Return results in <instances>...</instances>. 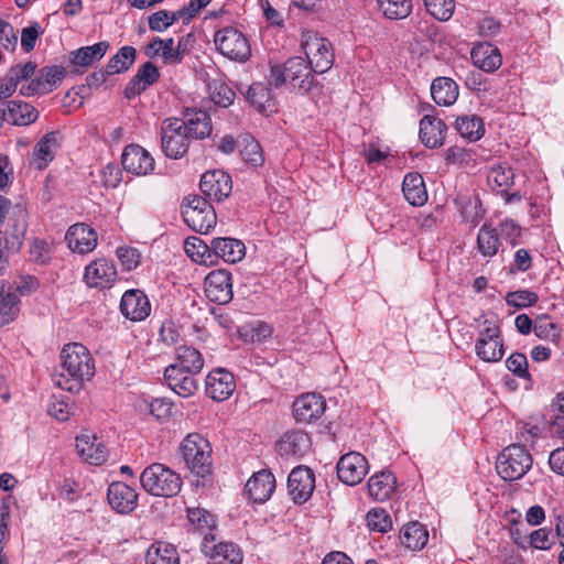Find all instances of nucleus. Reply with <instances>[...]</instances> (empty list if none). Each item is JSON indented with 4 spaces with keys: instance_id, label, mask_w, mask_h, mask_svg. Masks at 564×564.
Wrapping results in <instances>:
<instances>
[{
    "instance_id": "1",
    "label": "nucleus",
    "mask_w": 564,
    "mask_h": 564,
    "mask_svg": "<svg viewBox=\"0 0 564 564\" xmlns=\"http://www.w3.org/2000/svg\"><path fill=\"white\" fill-rule=\"evenodd\" d=\"M62 372L55 377V384L63 390L78 393L85 381L95 375V364L89 350L79 343L64 346L62 352Z\"/></svg>"
},
{
    "instance_id": "2",
    "label": "nucleus",
    "mask_w": 564,
    "mask_h": 564,
    "mask_svg": "<svg viewBox=\"0 0 564 564\" xmlns=\"http://www.w3.org/2000/svg\"><path fill=\"white\" fill-rule=\"evenodd\" d=\"M313 69L303 57L295 56L289 58L283 65L271 67L268 83L275 88L289 84L299 93H306L313 86Z\"/></svg>"
},
{
    "instance_id": "3",
    "label": "nucleus",
    "mask_w": 564,
    "mask_h": 564,
    "mask_svg": "<svg viewBox=\"0 0 564 564\" xmlns=\"http://www.w3.org/2000/svg\"><path fill=\"white\" fill-rule=\"evenodd\" d=\"M140 482L150 495L164 498L176 496L182 487L180 475L160 463L144 468L140 475Z\"/></svg>"
},
{
    "instance_id": "4",
    "label": "nucleus",
    "mask_w": 564,
    "mask_h": 564,
    "mask_svg": "<svg viewBox=\"0 0 564 564\" xmlns=\"http://www.w3.org/2000/svg\"><path fill=\"white\" fill-rule=\"evenodd\" d=\"M533 458L525 445L511 444L502 449L496 462L498 475L506 481L522 478L532 467Z\"/></svg>"
},
{
    "instance_id": "5",
    "label": "nucleus",
    "mask_w": 564,
    "mask_h": 564,
    "mask_svg": "<svg viewBox=\"0 0 564 564\" xmlns=\"http://www.w3.org/2000/svg\"><path fill=\"white\" fill-rule=\"evenodd\" d=\"M181 452L188 468L197 476L204 477L212 470V446L198 433L188 434L181 444Z\"/></svg>"
},
{
    "instance_id": "6",
    "label": "nucleus",
    "mask_w": 564,
    "mask_h": 564,
    "mask_svg": "<svg viewBox=\"0 0 564 564\" xmlns=\"http://www.w3.org/2000/svg\"><path fill=\"white\" fill-rule=\"evenodd\" d=\"M302 47L314 73L323 74L332 68L335 56L333 45L326 37L305 31L302 34Z\"/></svg>"
},
{
    "instance_id": "7",
    "label": "nucleus",
    "mask_w": 564,
    "mask_h": 564,
    "mask_svg": "<svg viewBox=\"0 0 564 564\" xmlns=\"http://www.w3.org/2000/svg\"><path fill=\"white\" fill-rule=\"evenodd\" d=\"M185 200L182 216L188 227L200 234H207L215 227L217 216L209 200L197 195L188 196Z\"/></svg>"
},
{
    "instance_id": "8",
    "label": "nucleus",
    "mask_w": 564,
    "mask_h": 564,
    "mask_svg": "<svg viewBox=\"0 0 564 564\" xmlns=\"http://www.w3.org/2000/svg\"><path fill=\"white\" fill-rule=\"evenodd\" d=\"M185 122L178 118H167L161 126V147L164 154L173 160L183 158L189 147Z\"/></svg>"
},
{
    "instance_id": "9",
    "label": "nucleus",
    "mask_w": 564,
    "mask_h": 564,
    "mask_svg": "<svg viewBox=\"0 0 564 564\" xmlns=\"http://www.w3.org/2000/svg\"><path fill=\"white\" fill-rule=\"evenodd\" d=\"M214 43L219 53L231 61L243 63L251 55L250 44L246 35L231 26L217 31Z\"/></svg>"
},
{
    "instance_id": "10",
    "label": "nucleus",
    "mask_w": 564,
    "mask_h": 564,
    "mask_svg": "<svg viewBox=\"0 0 564 564\" xmlns=\"http://www.w3.org/2000/svg\"><path fill=\"white\" fill-rule=\"evenodd\" d=\"M484 325L475 345L476 355L486 362H497L505 354L500 328L488 321H485Z\"/></svg>"
},
{
    "instance_id": "11",
    "label": "nucleus",
    "mask_w": 564,
    "mask_h": 564,
    "mask_svg": "<svg viewBox=\"0 0 564 564\" xmlns=\"http://www.w3.org/2000/svg\"><path fill=\"white\" fill-rule=\"evenodd\" d=\"M202 552L213 564H241L243 556L240 547L232 542L216 543L214 533H206L202 542Z\"/></svg>"
},
{
    "instance_id": "12",
    "label": "nucleus",
    "mask_w": 564,
    "mask_h": 564,
    "mask_svg": "<svg viewBox=\"0 0 564 564\" xmlns=\"http://www.w3.org/2000/svg\"><path fill=\"white\" fill-rule=\"evenodd\" d=\"M368 470L369 465L366 457L357 452L343 455L337 463V477L348 486L361 482Z\"/></svg>"
},
{
    "instance_id": "13",
    "label": "nucleus",
    "mask_w": 564,
    "mask_h": 564,
    "mask_svg": "<svg viewBox=\"0 0 564 564\" xmlns=\"http://www.w3.org/2000/svg\"><path fill=\"white\" fill-rule=\"evenodd\" d=\"M199 189L207 200L220 202L231 193V177L221 170L208 171L200 177Z\"/></svg>"
},
{
    "instance_id": "14",
    "label": "nucleus",
    "mask_w": 564,
    "mask_h": 564,
    "mask_svg": "<svg viewBox=\"0 0 564 564\" xmlns=\"http://www.w3.org/2000/svg\"><path fill=\"white\" fill-rule=\"evenodd\" d=\"M121 164L128 173L144 176L154 171L155 162L150 152L139 144H129L121 154Z\"/></svg>"
},
{
    "instance_id": "15",
    "label": "nucleus",
    "mask_w": 564,
    "mask_h": 564,
    "mask_svg": "<svg viewBox=\"0 0 564 564\" xmlns=\"http://www.w3.org/2000/svg\"><path fill=\"white\" fill-rule=\"evenodd\" d=\"M315 489V475L306 466H297L288 477V490L293 501L303 503L310 499Z\"/></svg>"
},
{
    "instance_id": "16",
    "label": "nucleus",
    "mask_w": 564,
    "mask_h": 564,
    "mask_svg": "<svg viewBox=\"0 0 564 564\" xmlns=\"http://www.w3.org/2000/svg\"><path fill=\"white\" fill-rule=\"evenodd\" d=\"M205 294L217 304H227L232 299L231 275L226 270H214L205 278Z\"/></svg>"
},
{
    "instance_id": "17",
    "label": "nucleus",
    "mask_w": 564,
    "mask_h": 564,
    "mask_svg": "<svg viewBox=\"0 0 564 564\" xmlns=\"http://www.w3.org/2000/svg\"><path fill=\"white\" fill-rule=\"evenodd\" d=\"M120 312L132 322H141L150 315L151 304L143 291L132 289L123 293Z\"/></svg>"
},
{
    "instance_id": "18",
    "label": "nucleus",
    "mask_w": 564,
    "mask_h": 564,
    "mask_svg": "<svg viewBox=\"0 0 564 564\" xmlns=\"http://www.w3.org/2000/svg\"><path fill=\"white\" fill-rule=\"evenodd\" d=\"M325 409V399L314 392L302 394L293 402V413L297 422L311 423L318 420Z\"/></svg>"
},
{
    "instance_id": "19",
    "label": "nucleus",
    "mask_w": 564,
    "mask_h": 564,
    "mask_svg": "<svg viewBox=\"0 0 564 564\" xmlns=\"http://www.w3.org/2000/svg\"><path fill=\"white\" fill-rule=\"evenodd\" d=\"M84 278L90 288H110L117 279V269L105 258L96 259L86 267Z\"/></svg>"
},
{
    "instance_id": "20",
    "label": "nucleus",
    "mask_w": 564,
    "mask_h": 564,
    "mask_svg": "<svg viewBox=\"0 0 564 564\" xmlns=\"http://www.w3.org/2000/svg\"><path fill=\"white\" fill-rule=\"evenodd\" d=\"M235 389L234 375L226 369H214L206 377V393L215 401L227 400Z\"/></svg>"
},
{
    "instance_id": "21",
    "label": "nucleus",
    "mask_w": 564,
    "mask_h": 564,
    "mask_svg": "<svg viewBox=\"0 0 564 564\" xmlns=\"http://www.w3.org/2000/svg\"><path fill=\"white\" fill-rule=\"evenodd\" d=\"M107 498L111 508L121 514L132 512L138 506L135 489L122 481H115L109 486Z\"/></svg>"
},
{
    "instance_id": "22",
    "label": "nucleus",
    "mask_w": 564,
    "mask_h": 564,
    "mask_svg": "<svg viewBox=\"0 0 564 564\" xmlns=\"http://www.w3.org/2000/svg\"><path fill=\"white\" fill-rule=\"evenodd\" d=\"M195 373L170 365L164 370V380L169 388L182 398H189L198 390Z\"/></svg>"
},
{
    "instance_id": "23",
    "label": "nucleus",
    "mask_w": 564,
    "mask_h": 564,
    "mask_svg": "<svg viewBox=\"0 0 564 564\" xmlns=\"http://www.w3.org/2000/svg\"><path fill=\"white\" fill-rule=\"evenodd\" d=\"M65 239L68 248L77 253L90 252L97 246V234L86 224L70 226L65 235Z\"/></svg>"
},
{
    "instance_id": "24",
    "label": "nucleus",
    "mask_w": 564,
    "mask_h": 564,
    "mask_svg": "<svg viewBox=\"0 0 564 564\" xmlns=\"http://www.w3.org/2000/svg\"><path fill=\"white\" fill-rule=\"evenodd\" d=\"M76 449L83 460L90 465H101L107 459V449L95 434L82 433L76 437Z\"/></svg>"
},
{
    "instance_id": "25",
    "label": "nucleus",
    "mask_w": 564,
    "mask_h": 564,
    "mask_svg": "<svg viewBox=\"0 0 564 564\" xmlns=\"http://www.w3.org/2000/svg\"><path fill=\"white\" fill-rule=\"evenodd\" d=\"M275 489L274 476L265 469L254 473L246 484V492L256 503L267 501Z\"/></svg>"
},
{
    "instance_id": "26",
    "label": "nucleus",
    "mask_w": 564,
    "mask_h": 564,
    "mask_svg": "<svg viewBox=\"0 0 564 564\" xmlns=\"http://www.w3.org/2000/svg\"><path fill=\"white\" fill-rule=\"evenodd\" d=\"M447 126L440 118L424 116L420 121L419 135L422 143L430 149H436L444 144Z\"/></svg>"
},
{
    "instance_id": "27",
    "label": "nucleus",
    "mask_w": 564,
    "mask_h": 564,
    "mask_svg": "<svg viewBox=\"0 0 564 564\" xmlns=\"http://www.w3.org/2000/svg\"><path fill=\"white\" fill-rule=\"evenodd\" d=\"M160 78L159 68L151 62L141 65L137 74L130 79L124 88V97L132 99L143 93L149 86L155 84Z\"/></svg>"
},
{
    "instance_id": "28",
    "label": "nucleus",
    "mask_w": 564,
    "mask_h": 564,
    "mask_svg": "<svg viewBox=\"0 0 564 564\" xmlns=\"http://www.w3.org/2000/svg\"><path fill=\"white\" fill-rule=\"evenodd\" d=\"M470 58L479 69L491 73L501 66L499 50L490 43H478L471 48Z\"/></svg>"
},
{
    "instance_id": "29",
    "label": "nucleus",
    "mask_w": 564,
    "mask_h": 564,
    "mask_svg": "<svg viewBox=\"0 0 564 564\" xmlns=\"http://www.w3.org/2000/svg\"><path fill=\"white\" fill-rule=\"evenodd\" d=\"M7 122L24 127L35 122L39 118V111L32 105L23 100H10L7 102V107L2 108Z\"/></svg>"
},
{
    "instance_id": "30",
    "label": "nucleus",
    "mask_w": 564,
    "mask_h": 564,
    "mask_svg": "<svg viewBox=\"0 0 564 564\" xmlns=\"http://www.w3.org/2000/svg\"><path fill=\"white\" fill-rule=\"evenodd\" d=\"M144 54L149 58L161 57L164 64L175 65L181 63V55L177 50H174V40L161 39L155 36L144 47Z\"/></svg>"
},
{
    "instance_id": "31",
    "label": "nucleus",
    "mask_w": 564,
    "mask_h": 564,
    "mask_svg": "<svg viewBox=\"0 0 564 564\" xmlns=\"http://www.w3.org/2000/svg\"><path fill=\"white\" fill-rule=\"evenodd\" d=\"M215 261L221 258L225 262L236 263L245 256V245L234 238H214L212 240Z\"/></svg>"
},
{
    "instance_id": "32",
    "label": "nucleus",
    "mask_w": 564,
    "mask_h": 564,
    "mask_svg": "<svg viewBox=\"0 0 564 564\" xmlns=\"http://www.w3.org/2000/svg\"><path fill=\"white\" fill-rule=\"evenodd\" d=\"M458 94V85L449 77H437L432 82L431 96L438 106L453 105Z\"/></svg>"
},
{
    "instance_id": "33",
    "label": "nucleus",
    "mask_w": 564,
    "mask_h": 564,
    "mask_svg": "<svg viewBox=\"0 0 564 564\" xmlns=\"http://www.w3.org/2000/svg\"><path fill=\"white\" fill-rule=\"evenodd\" d=\"M404 198L412 206H423L427 200L424 180L419 173H408L402 182Z\"/></svg>"
},
{
    "instance_id": "34",
    "label": "nucleus",
    "mask_w": 564,
    "mask_h": 564,
    "mask_svg": "<svg viewBox=\"0 0 564 564\" xmlns=\"http://www.w3.org/2000/svg\"><path fill=\"white\" fill-rule=\"evenodd\" d=\"M395 484V477L390 471H381L369 478L368 490L376 500L384 501L394 492Z\"/></svg>"
},
{
    "instance_id": "35",
    "label": "nucleus",
    "mask_w": 564,
    "mask_h": 564,
    "mask_svg": "<svg viewBox=\"0 0 564 564\" xmlns=\"http://www.w3.org/2000/svg\"><path fill=\"white\" fill-rule=\"evenodd\" d=\"M308 447V435L300 431L286 433L278 443V451L281 455L303 456Z\"/></svg>"
},
{
    "instance_id": "36",
    "label": "nucleus",
    "mask_w": 564,
    "mask_h": 564,
    "mask_svg": "<svg viewBox=\"0 0 564 564\" xmlns=\"http://www.w3.org/2000/svg\"><path fill=\"white\" fill-rule=\"evenodd\" d=\"M185 122V132L189 138L204 139L212 132V122L209 115L204 110H194L187 113Z\"/></svg>"
},
{
    "instance_id": "37",
    "label": "nucleus",
    "mask_w": 564,
    "mask_h": 564,
    "mask_svg": "<svg viewBox=\"0 0 564 564\" xmlns=\"http://www.w3.org/2000/svg\"><path fill=\"white\" fill-rule=\"evenodd\" d=\"M145 564H180V556L172 544L155 542L147 551Z\"/></svg>"
},
{
    "instance_id": "38",
    "label": "nucleus",
    "mask_w": 564,
    "mask_h": 564,
    "mask_svg": "<svg viewBox=\"0 0 564 564\" xmlns=\"http://www.w3.org/2000/svg\"><path fill=\"white\" fill-rule=\"evenodd\" d=\"M173 365L187 372L198 375L204 367V358L196 348L183 345L177 348L176 362Z\"/></svg>"
},
{
    "instance_id": "39",
    "label": "nucleus",
    "mask_w": 564,
    "mask_h": 564,
    "mask_svg": "<svg viewBox=\"0 0 564 564\" xmlns=\"http://www.w3.org/2000/svg\"><path fill=\"white\" fill-rule=\"evenodd\" d=\"M186 254L195 262L212 265L215 264V257L212 245L197 237H188L184 242Z\"/></svg>"
},
{
    "instance_id": "40",
    "label": "nucleus",
    "mask_w": 564,
    "mask_h": 564,
    "mask_svg": "<svg viewBox=\"0 0 564 564\" xmlns=\"http://www.w3.org/2000/svg\"><path fill=\"white\" fill-rule=\"evenodd\" d=\"M400 539L405 547L416 551L426 545L429 532L423 524L411 522L403 527Z\"/></svg>"
},
{
    "instance_id": "41",
    "label": "nucleus",
    "mask_w": 564,
    "mask_h": 564,
    "mask_svg": "<svg viewBox=\"0 0 564 564\" xmlns=\"http://www.w3.org/2000/svg\"><path fill=\"white\" fill-rule=\"evenodd\" d=\"M500 240L491 224H484L477 235V249L481 256L492 258L499 249Z\"/></svg>"
},
{
    "instance_id": "42",
    "label": "nucleus",
    "mask_w": 564,
    "mask_h": 564,
    "mask_svg": "<svg viewBox=\"0 0 564 564\" xmlns=\"http://www.w3.org/2000/svg\"><path fill=\"white\" fill-rule=\"evenodd\" d=\"M109 47L108 42H98L72 52V63L78 66H90L95 61L101 59Z\"/></svg>"
},
{
    "instance_id": "43",
    "label": "nucleus",
    "mask_w": 564,
    "mask_h": 564,
    "mask_svg": "<svg viewBox=\"0 0 564 564\" xmlns=\"http://www.w3.org/2000/svg\"><path fill=\"white\" fill-rule=\"evenodd\" d=\"M137 50L133 46L126 45L108 61L106 66L107 74H120L127 72L135 62Z\"/></svg>"
},
{
    "instance_id": "44",
    "label": "nucleus",
    "mask_w": 564,
    "mask_h": 564,
    "mask_svg": "<svg viewBox=\"0 0 564 564\" xmlns=\"http://www.w3.org/2000/svg\"><path fill=\"white\" fill-rule=\"evenodd\" d=\"M455 129L462 137L470 141L479 140L485 132L482 120L475 115L458 117L455 121Z\"/></svg>"
},
{
    "instance_id": "45",
    "label": "nucleus",
    "mask_w": 564,
    "mask_h": 564,
    "mask_svg": "<svg viewBox=\"0 0 564 564\" xmlns=\"http://www.w3.org/2000/svg\"><path fill=\"white\" fill-rule=\"evenodd\" d=\"M187 518L193 528L203 534V538H205L206 533H213L216 521L214 516L207 510L203 508H188Z\"/></svg>"
},
{
    "instance_id": "46",
    "label": "nucleus",
    "mask_w": 564,
    "mask_h": 564,
    "mask_svg": "<svg viewBox=\"0 0 564 564\" xmlns=\"http://www.w3.org/2000/svg\"><path fill=\"white\" fill-rule=\"evenodd\" d=\"M533 332L543 340L557 341L561 338V327L553 323L547 315H539L534 319Z\"/></svg>"
},
{
    "instance_id": "47",
    "label": "nucleus",
    "mask_w": 564,
    "mask_h": 564,
    "mask_svg": "<svg viewBox=\"0 0 564 564\" xmlns=\"http://www.w3.org/2000/svg\"><path fill=\"white\" fill-rule=\"evenodd\" d=\"M58 148V132H47L35 145L34 155L46 165L54 159L55 150Z\"/></svg>"
},
{
    "instance_id": "48",
    "label": "nucleus",
    "mask_w": 564,
    "mask_h": 564,
    "mask_svg": "<svg viewBox=\"0 0 564 564\" xmlns=\"http://www.w3.org/2000/svg\"><path fill=\"white\" fill-rule=\"evenodd\" d=\"M380 10L388 19H404L411 13V0H378Z\"/></svg>"
},
{
    "instance_id": "49",
    "label": "nucleus",
    "mask_w": 564,
    "mask_h": 564,
    "mask_svg": "<svg viewBox=\"0 0 564 564\" xmlns=\"http://www.w3.org/2000/svg\"><path fill=\"white\" fill-rule=\"evenodd\" d=\"M20 312V299L17 293L0 292V318L2 323H10Z\"/></svg>"
},
{
    "instance_id": "50",
    "label": "nucleus",
    "mask_w": 564,
    "mask_h": 564,
    "mask_svg": "<svg viewBox=\"0 0 564 564\" xmlns=\"http://www.w3.org/2000/svg\"><path fill=\"white\" fill-rule=\"evenodd\" d=\"M427 12L440 21H447L455 10V0H423Z\"/></svg>"
},
{
    "instance_id": "51",
    "label": "nucleus",
    "mask_w": 564,
    "mask_h": 564,
    "mask_svg": "<svg viewBox=\"0 0 564 564\" xmlns=\"http://www.w3.org/2000/svg\"><path fill=\"white\" fill-rule=\"evenodd\" d=\"M240 155L246 163L252 166H261L264 162L262 149L258 141L252 138H246L243 140L242 148L240 149Z\"/></svg>"
},
{
    "instance_id": "52",
    "label": "nucleus",
    "mask_w": 564,
    "mask_h": 564,
    "mask_svg": "<svg viewBox=\"0 0 564 564\" xmlns=\"http://www.w3.org/2000/svg\"><path fill=\"white\" fill-rule=\"evenodd\" d=\"M247 98L259 111H264L271 100V90L262 83H253L248 89Z\"/></svg>"
},
{
    "instance_id": "53",
    "label": "nucleus",
    "mask_w": 564,
    "mask_h": 564,
    "mask_svg": "<svg viewBox=\"0 0 564 564\" xmlns=\"http://www.w3.org/2000/svg\"><path fill=\"white\" fill-rule=\"evenodd\" d=\"M209 90L215 105L226 108L234 102L236 94L228 85L214 82L209 85Z\"/></svg>"
},
{
    "instance_id": "54",
    "label": "nucleus",
    "mask_w": 564,
    "mask_h": 564,
    "mask_svg": "<svg viewBox=\"0 0 564 564\" xmlns=\"http://www.w3.org/2000/svg\"><path fill=\"white\" fill-rule=\"evenodd\" d=\"M367 525L373 531L388 532L392 528V521L384 509L373 508L367 513Z\"/></svg>"
},
{
    "instance_id": "55",
    "label": "nucleus",
    "mask_w": 564,
    "mask_h": 564,
    "mask_svg": "<svg viewBox=\"0 0 564 564\" xmlns=\"http://www.w3.org/2000/svg\"><path fill=\"white\" fill-rule=\"evenodd\" d=\"M13 215H14V218L9 219L8 226L11 228L10 229L11 237L14 239L12 245L17 243V249H19L20 246L22 245V238L26 230V224H25V219H24L25 213L22 208L17 206L14 208Z\"/></svg>"
},
{
    "instance_id": "56",
    "label": "nucleus",
    "mask_w": 564,
    "mask_h": 564,
    "mask_svg": "<svg viewBox=\"0 0 564 564\" xmlns=\"http://www.w3.org/2000/svg\"><path fill=\"white\" fill-rule=\"evenodd\" d=\"M539 300V296L535 292L529 290H519L509 292L506 295V302L509 306H513L517 308H523L534 305Z\"/></svg>"
},
{
    "instance_id": "57",
    "label": "nucleus",
    "mask_w": 564,
    "mask_h": 564,
    "mask_svg": "<svg viewBox=\"0 0 564 564\" xmlns=\"http://www.w3.org/2000/svg\"><path fill=\"white\" fill-rule=\"evenodd\" d=\"M528 359L524 354L513 352L506 359V367L509 371L521 379H529Z\"/></svg>"
},
{
    "instance_id": "58",
    "label": "nucleus",
    "mask_w": 564,
    "mask_h": 564,
    "mask_svg": "<svg viewBox=\"0 0 564 564\" xmlns=\"http://www.w3.org/2000/svg\"><path fill=\"white\" fill-rule=\"evenodd\" d=\"M488 182L496 187L507 188L513 182V172L510 167L500 165L492 167L488 174Z\"/></svg>"
},
{
    "instance_id": "59",
    "label": "nucleus",
    "mask_w": 564,
    "mask_h": 564,
    "mask_svg": "<svg viewBox=\"0 0 564 564\" xmlns=\"http://www.w3.org/2000/svg\"><path fill=\"white\" fill-rule=\"evenodd\" d=\"M65 74V68L62 66H45L40 70L39 78L45 83V87L51 89L52 86H55L63 80Z\"/></svg>"
},
{
    "instance_id": "60",
    "label": "nucleus",
    "mask_w": 564,
    "mask_h": 564,
    "mask_svg": "<svg viewBox=\"0 0 564 564\" xmlns=\"http://www.w3.org/2000/svg\"><path fill=\"white\" fill-rule=\"evenodd\" d=\"M122 173L117 164H107L100 171V181L107 188H116L121 182Z\"/></svg>"
},
{
    "instance_id": "61",
    "label": "nucleus",
    "mask_w": 564,
    "mask_h": 564,
    "mask_svg": "<svg viewBox=\"0 0 564 564\" xmlns=\"http://www.w3.org/2000/svg\"><path fill=\"white\" fill-rule=\"evenodd\" d=\"M117 256L123 269L128 271L135 269L140 263V254L135 248L120 247L117 249Z\"/></svg>"
},
{
    "instance_id": "62",
    "label": "nucleus",
    "mask_w": 564,
    "mask_h": 564,
    "mask_svg": "<svg viewBox=\"0 0 564 564\" xmlns=\"http://www.w3.org/2000/svg\"><path fill=\"white\" fill-rule=\"evenodd\" d=\"M531 545L539 550H549L553 543L551 530L547 528H540L533 531L530 535Z\"/></svg>"
},
{
    "instance_id": "63",
    "label": "nucleus",
    "mask_w": 564,
    "mask_h": 564,
    "mask_svg": "<svg viewBox=\"0 0 564 564\" xmlns=\"http://www.w3.org/2000/svg\"><path fill=\"white\" fill-rule=\"evenodd\" d=\"M42 31L37 23L24 28L21 32V46L22 48L29 53L31 52L35 44L37 37L41 35Z\"/></svg>"
},
{
    "instance_id": "64",
    "label": "nucleus",
    "mask_w": 564,
    "mask_h": 564,
    "mask_svg": "<svg viewBox=\"0 0 564 564\" xmlns=\"http://www.w3.org/2000/svg\"><path fill=\"white\" fill-rule=\"evenodd\" d=\"M173 403L165 398H156L150 403L151 413L159 420L167 419L172 413Z\"/></svg>"
}]
</instances>
